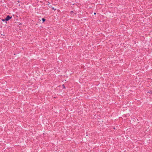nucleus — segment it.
<instances>
[{"mask_svg": "<svg viewBox=\"0 0 152 152\" xmlns=\"http://www.w3.org/2000/svg\"><path fill=\"white\" fill-rule=\"evenodd\" d=\"M12 18V17L10 16L9 15H8L7 17L4 19V20H6V21H7L9 20L10 19Z\"/></svg>", "mask_w": 152, "mask_h": 152, "instance_id": "nucleus-1", "label": "nucleus"}, {"mask_svg": "<svg viewBox=\"0 0 152 152\" xmlns=\"http://www.w3.org/2000/svg\"><path fill=\"white\" fill-rule=\"evenodd\" d=\"M147 93H149L150 94H152V88L151 90H149L148 91Z\"/></svg>", "mask_w": 152, "mask_h": 152, "instance_id": "nucleus-2", "label": "nucleus"}, {"mask_svg": "<svg viewBox=\"0 0 152 152\" xmlns=\"http://www.w3.org/2000/svg\"><path fill=\"white\" fill-rule=\"evenodd\" d=\"M62 86L63 87V88L65 89L66 88V87L65 86V85L64 84H63L62 85Z\"/></svg>", "mask_w": 152, "mask_h": 152, "instance_id": "nucleus-3", "label": "nucleus"}, {"mask_svg": "<svg viewBox=\"0 0 152 152\" xmlns=\"http://www.w3.org/2000/svg\"><path fill=\"white\" fill-rule=\"evenodd\" d=\"M42 20L43 23L45 21V19L44 18H42Z\"/></svg>", "mask_w": 152, "mask_h": 152, "instance_id": "nucleus-4", "label": "nucleus"}, {"mask_svg": "<svg viewBox=\"0 0 152 152\" xmlns=\"http://www.w3.org/2000/svg\"><path fill=\"white\" fill-rule=\"evenodd\" d=\"M2 21H6V20H4V19H2Z\"/></svg>", "mask_w": 152, "mask_h": 152, "instance_id": "nucleus-5", "label": "nucleus"}, {"mask_svg": "<svg viewBox=\"0 0 152 152\" xmlns=\"http://www.w3.org/2000/svg\"><path fill=\"white\" fill-rule=\"evenodd\" d=\"M94 15H95L96 14V13L95 12H94Z\"/></svg>", "mask_w": 152, "mask_h": 152, "instance_id": "nucleus-6", "label": "nucleus"}]
</instances>
